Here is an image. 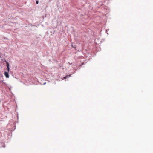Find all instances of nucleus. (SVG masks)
<instances>
[{"mask_svg":"<svg viewBox=\"0 0 153 153\" xmlns=\"http://www.w3.org/2000/svg\"><path fill=\"white\" fill-rule=\"evenodd\" d=\"M72 47L73 48H75V47L73 45H72Z\"/></svg>","mask_w":153,"mask_h":153,"instance_id":"obj_4","label":"nucleus"},{"mask_svg":"<svg viewBox=\"0 0 153 153\" xmlns=\"http://www.w3.org/2000/svg\"><path fill=\"white\" fill-rule=\"evenodd\" d=\"M4 74L7 78H8L9 77L8 72H7L6 71H5L4 72Z\"/></svg>","mask_w":153,"mask_h":153,"instance_id":"obj_1","label":"nucleus"},{"mask_svg":"<svg viewBox=\"0 0 153 153\" xmlns=\"http://www.w3.org/2000/svg\"><path fill=\"white\" fill-rule=\"evenodd\" d=\"M36 3L37 4H38V3H39V2H38V1H36Z\"/></svg>","mask_w":153,"mask_h":153,"instance_id":"obj_5","label":"nucleus"},{"mask_svg":"<svg viewBox=\"0 0 153 153\" xmlns=\"http://www.w3.org/2000/svg\"><path fill=\"white\" fill-rule=\"evenodd\" d=\"M6 66H7L8 71H9L10 70V68H9V64L8 62H7L6 61Z\"/></svg>","mask_w":153,"mask_h":153,"instance_id":"obj_2","label":"nucleus"},{"mask_svg":"<svg viewBox=\"0 0 153 153\" xmlns=\"http://www.w3.org/2000/svg\"><path fill=\"white\" fill-rule=\"evenodd\" d=\"M71 76V75H67V76H66L65 77H64V79H66L68 77H69V76Z\"/></svg>","mask_w":153,"mask_h":153,"instance_id":"obj_3","label":"nucleus"}]
</instances>
